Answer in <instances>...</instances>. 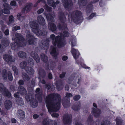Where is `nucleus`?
<instances>
[{
    "label": "nucleus",
    "instance_id": "nucleus-1",
    "mask_svg": "<svg viewBox=\"0 0 125 125\" xmlns=\"http://www.w3.org/2000/svg\"><path fill=\"white\" fill-rule=\"evenodd\" d=\"M61 101V96L59 94H51L46 97V105L52 117H57L59 116V114L55 112L59 110Z\"/></svg>",
    "mask_w": 125,
    "mask_h": 125
},
{
    "label": "nucleus",
    "instance_id": "nucleus-2",
    "mask_svg": "<svg viewBox=\"0 0 125 125\" xmlns=\"http://www.w3.org/2000/svg\"><path fill=\"white\" fill-rule=\"evenodd\" d=\"M58 18L60 21L62 23L60 24H59L57 26L58 28L60 30L62 31L64 36L68 37L69 36V33L66 24L65 23L66 20L65 16L62 12H60L58 15Z\"/></svg>",
    "mask_w": 125,
    "mask_h": 125
},
{
    "label": "nucleus",
    "instance_id": "nucleus-3",
    "mask_svg": "<svg viewBox=\"0 0 125 125\" xmlns=\"http://www.w3.org/2000/svg\"><path fill=\"white\" fill-rule=\"evenodd\" d=\"M64 37H65L64 35H63L62 33H60L59 36L58 35L56 37L54 34H51L50 38L54 45H57L58 47L60 48L64 46Z\"/></svg>",
    "mask_w": 125,
    "mask_h": 125
},
{
    "label": "nucleus",
    "instance_id": "nucleus-4",
    "mask_svg": "<svg viewBox=\"0 0 125 125\" xmlns=\"http://www.w3.org/2000/svg\"><path fill=\"white\" fill-rule=\"evenodd\" d=\"M71 19H73V22L76 24L81 22L80 21L83 19L82 14L81 11L76 10L73 12L71 15Z\"/></svg>",
    "mask_w": 125,
    "mask_h": 125
},
{
    "label": "nucleus",
    "instance_id": "nucleus-5",
    "mask_svg": "<svg viewBox=\"0 0 125 125\" xmlns=\"http://www.w3.org/2000/svg\"><path fill=\"white\" fill-rule=\"evenodd\" d=\"M26 41L22 35L16 33V44L19 47H24L26 45Z\"/></svg>",
    "mask_w": 125,
    "mask_h": 125
},
{
    "label": "nucleus",
    "instance_id": "nucleus-6",
    "mask_svg": "<svg viewBox=\"0 0 125 125\" xmlns=\"http://www.w3.org/2000/svg\"><path fill=\"white\" fill-rule=\"evenodd\" d=\"M0 91L3 95L7 97L10 98L11 96V93L1 83H0Z\"/></svg>",
    "mask_w": 125,
    "mask_h": 125
},
{
    "label": "nucleus",
    "instance_id": "nucleus-7",
    "mask_svg": "<svg viewBox=\"0 0 125 125\" xmlns=\"http://www.w3.org/2000/svg\"><path fill=\"white\" fill-rule=\"evenodd\" d=\"M72 116L71 115L68 114H65L63 116V123L64 124L70 125L72 122Z\"/></svg>",
    "mask_w": 125,
    "mask_h": 125
},
{
    "label": "nucleus",
    "instance_id": "nucleus-8",
    "mask_svg": "<svg viewBox=\"0 0 125 125\" xmlns=\"http://www.w3.org/2000/svg\"><path fill=\"white\" fill-rule=\"evenodd\" d=\"M92 115L95 117L99 118L102 113L101 110L98 108H92L91 111Z\"/></svg>",
    "mask_w": 125,
    "mask_h": 125
},
{
    "label": "nucleus",
    "instance_id": "nucleus-9",
    "mask_svg": "<svg viewBox=\"0 0 125 125\" xmlns=\"http://www.w3.org/2000/svg\"><path fill=\"white\" fill-rule=\"evenodd\" d=\"M35 92L36 93L35 95L36 97L40 101H42V97L43 96L42 90L40 88H38L36 89Z\"/></svg>",
    "mask_w": 125,
    "mask_h": 125
},
{
    "label": "nucleus",
    "instance_id": "nucleus-10",
    "mask_svg": "<svg viewBox=\"0 0 125 125\" xmlns=\"http://www.w3.org/2000/svg\"><path fill=\"white\" fill-rule=\"evenodd\" d=\"M28 43L30 45H33L35 42V39L30 33H28L26 36Z\"/></svg>",
    "mask_w": 125,
    "mask_h": 125
},
{
    "label": "nucleus",
    "instance_id": "nucleus-11",
    "mask_svg": "<svg viewBox=\"0 0 125 125\" xmlns=\"http://www.w3.org/2000/svg\"><path fill=\"white\" fill-rule=\"evenodd\" d=\"M33 6V4L31 3H27L22 10V12L23 13H28L30 11Z\"/></svg>",
    "mask_w": 125,
    "mask_h": 125
},
{
    "label": "nucleus",
    "instance_id": "nucleus-12",
    "mask_svg": "<svg viewBox=\"0 0 125 125\" xmlns=\"http://www.w3.org/2000/svg\"><path fill=\"white\" fill-rule=\"evenodd\" d=\"M64 7L66 9H68L72 6L73 3L71 0H62Z\"/></svg>",
    "mask_w": 125,
    "mask_h": 125
},
{
    "label": "nucleus",
    "instance_id": "nucleus-13",
    "mask_svg": "<svg viewBox=\"0 0 125 125\" xmlns=\"http://www.w3.org/2000/svg\"><path fill=\"white\" fill-rule=\"evenodd\" d=\"M3 58L5 61L7 62H12L14 61L12 59V56L7 54H4L3 56Z\"/></svg>",
    "mask_w": 125,
    "mask_h": 125
},
{
    "label": "nucleus",
    "instance_id": "nucleus-14",
    "mask_svg": "<svg viewBox=\"0 0 125 125\" xmlns=\"http://www.w3.org/2000/svg\"><path fill=\"white\" fill-rule=\"evenodd\" d=\"M70 99L69 98L65 97L62 101V104L64 107H67L70 105Z\"/></svg>",
    "mask_w": 125,
    "mask_h": 125
},
{
    "label": "nucleus",
    "instance_id": "nucleus-15",
    "mask_svg": "<svg viewBox=\"0 0 125 125\" xmlns=\"http://www.w3.org/2000/svg\"><path fill=\"white\" fill-rule=\"evenodd\" d=\"M31 27L32 29V31L33 32L35 31L39 28V25L36 22L33 21L30 24Z\"/></svg>",
    "mask_w": 125,
    "mask_h": 125
},
{
    "label": "nucleus",
    "instance_id": "nucleus-16",
    "mask_svg": "<svg viewBox=\"0 0 125 125\" xmlns=\"http://www.w3.org/2000/svg\"><path fill=\"white\" fill-rule=\"evenodd\" d=\"M18 91L19 92H17V94L20 93L22 95L26 94L27 91L26 89L23 86H20L18 87Z\"/></svg>",
    "mask_w": 125,
    "mask_h": 125
},
{
    "label": "nucleus",
    "instance_id": "nucleus-17",
    "mask_svg": "<svg viewBox=\"0 0 125 125\" xmlns=\"http://www.w3.org/2000/svg\"><path fill=\"white\" fill-rule=\"evenodd\" d=\"M31 55L32 57H33L34 59L37 63L40 62V59L38 55L34 52H32L31 53Z\"/></svg>",
    "mask_w": 125,
    "mask_h": 125
},
{
    "label": "nucleus",
    "instance_id": "nucleus-18",
    "mask_svg": "<svg viewBox=\"0 0 125 125\" xmlns=\"http://www.w3.org/2000/svg\"><path fill=\"white\" fill-rule=\"evenodd\" d=\"M51 50L50 53L54 57L55 59H56V57L59 53L58 51H57L56 48L54 47H52L51 48Z\"/></svg>",
    "mask_w": 125,
    "mask_h": 125
},
{
    "label": "nucleus",
    "instance_id": "nucleus-19",
    "mask_svg": "<svg viewBox=\"0 0 125 125\" xmlns=\"http://www.w3.org/2000/svg\"><path fill=\"white\" fill-rule=\"evenodd\" d=\"M71 52L74 58L76 59L79 57L80 55L78 51L74 48H72L71 50Z\"/></svg>",
    "mask_w": 125,
    "mask_h": 125
},
{
    "label": "nucleus",
    "instance_id": "nucleus-20",
    "mask_svg": "<svg viewBox=\"0 0 125 125\" xmlns=\"http://www.w3.org/2000/svg\"><path fill=\"white\" fill-rule=\"evenodd\" d=\"M5 107L7 110L10 109L12 105V102L10 100H7L5 101L4 103Z\"/></svg>",
    "mask_w": 125,
    "mask_h": 125
},
{
    "label": "nucleus",
    "instance_id": "nucleus-21",
    "mask_svg": "<svg viewBox=\"0 0 125 125\" xmlns=\"http://www.w3.org/2000/svg\"><path fill=\"white\" fill-rule=\"evenodd\" d=\"M25 70L29 74L32 75L34 73V70L31 67L29 66H27L25 68Z\"/></svg>",
    "mask_w": 125,
    "mask_h": 125
},
{
    "label": "nucleus",
    "instance_id": "nucleus-22",
    "mask_svg": "<svg viewBox=\"0 0 125 125\" xmlns=\"http://www.w3.org/2000/svg\"><path fill=\"white\" fill-rule=\"evenodd\" d=\"M16 102L17 104L19 105H23L24 103L22 99L18 95L16 94Z\"/></svg>",
    "mask_w": 125,
    "mask_h": 125
},
{
    "label": "nucleus",
    "instance_id": "nucleus-23",
    "mask_svg": "<svg viewBox=\"0 0 125 125\" xmlns=\"http://www.w3.org/2000/svg\"><path fill=\"white\" fill-rule=\"evenodd\" d=\"M48 27L49 29L52 32L55 31L57 29L56 25L53 23H49L48 24Z\"/></svg>",
    "mask_w": 125,
    "mask_h": 125
},
{
    "label": "nucleus",
    "instance_id": "nucleus-24",
    "mask_svg": "<svg viewBox=\"0 0 125 125\" xmlns=\"http://www.w3.org/2000/svg\"><path fill=\"white\" fill-rule=\"evenodd\" d=\"M93 8V6L91 4H89L87 5L85 9L86 11L87 15L89 14L92 11Z\"/></svg>",
    "mask_w": 125,
    "mask_h": 125
},
{
    "label": "nucleus",
    "instance_id": "nucleus-25",
    "mask_svg": "<svg viewBox=\"0 0 125 125\" xmlns=\"http://www.w3.org/2000/svg\"><path fill=\"white\" fill-rule=\"evenodd\" d=\"M37 21L39 24L42 25L45 24V20L43 17L40 15L37 17Z\"/></svg>",
    "mask_w": 125,
    "mask_h": 125
},
{
    "label": "nucleus",
    "instance_id": "nucleus-26",
    "mask_svg": "<svg viewBox=\"0 0 125 125\" xmlns=\"http://www.w3.org/2000/svg\"><path fill=\"white\" fill-rule=\"evenodd\" d=\"M17 115L20 119H22L25 117L24 112L23 111L19 110L18 111Z\"/></svg>",
    "mask_w": 125,
    "mask_h": 125
},
{
    "label": "nucleus",
    "instance_id": "nucleus-27",
    "mask_svg": "<svg viewBox=\"0 0 125 125\" xmlns=\"http://www.w3.org/2000/svg\"><path fill=\"white\" fill-rule=\"evenodd\" d=\"M8 75V72L6 69H4L2 70L1 75L3 80H5L7 79Z\"/></svg>",
    "mask_w": 125,
    "mask_h": 125
},
{
    "label": "nucleus",
    "instance_id": "nucleus-28",
    "mask_svg": "<svg viewBox=\"0 0 125 125\" xmlns=\"http://www.w3.org/2000/svg\"><path fill=\"white\" fill-rule=\"evenodd\" d=\"M22 76L23 80L25 82L28 81L30 79L29 76L25 72H23L22 73Z\"/></svg>",
    "mask_w": 125,
    "mask_h": 125
},
{
    "label": "nucleus",
    "instance_id": "nucleus-29",
    "mask_svg": "<svg viewBox=\"0 0 125 125\" xmlns=\"http://www.w3.org/2000/svg\"><path fill=\"white\" fill-rule=\"evenodd\" d=\"M41 60L42 61L45 63H46L48 61V58L47 56L45 54L41 53L40 55Z\"/></svg>",
    "mask_w": 125,
    "mask_h": 125
},
{
    "label": "nucleus",
    "instance_id": "nucleus-30",
    "mask_svg": "<svg viewBox=\"0 0 125 125\" xmlns=\"http://www.w3.org/2000/svg\"><path fill=\"white\" fill-rule=\"evenodd\" d=\"M30 104L32 107H36L38 105V102L37 100L34 98L30 102Z\"/></svg>",
    "mask_w": 125,
    "mask_h": 125
},
{
    "label": "nucleus",
    "instance_id": "nucleus-31",
    "mask_svg": "<svg viewBox=\"0 0 125 125\" xmlns=\"http://www.w3.org/2000/svg\"><path fill=\"white\" fill-rule=\"evenodd\" d=\"M39 76L42 78L45 77L46 76V73L44 70L40 69L39 71Z\"/></svg>",
    "mask_w": 125,
    "mask_h": 125
},
{
    "label": "nucleus",
    "instance_id": "nucleus-32",
    "mask_svg": "<svg viewBox=\"0 0 125 125\" xmlns=\"http://www.w3.org/2000/svg\"><path fill=\"white\" fill-rule=\"evenodd\" d=\"M2 44L4 46L7 47L9 45V41L6 39H2L1 41Z\"/></svg>",
    "mask_w": 125,
    "mask_h": 125
},
{
    "label": "nucleus",
    "instance_id": "nucleus-33",
    "mask_svg": "<svg viewBox=\"0 0 125 125\" xmlns=\"http://www.w3.org/2000/svg\"><path fill=\"white\" fill-rule=\"evenodd\" d=\"M25 97L26 100L28 102H30L34 98L33 96L31 94H26Z\"/></svg>",
    "mask_w": 125,
    "mask_h": 125
},
{
    "label": "nucleus",
    "instance_id": "nucleus-34",
    "mask_svg": "<svg viewBox=\"0 0 125 125\" xmlns=\"http://www.w3.org/2000/svg\"><path fill=\"white\" fill-rule=\"evenodd\" d=\"M116 125H123V121L121 118L117 117L115 119Z\"/></svg>",
    "mask_w": 125,
    "mask_h": 125
},
{
    "label": "nucleus",
    "instance_id": "nucleus-35",
    "mask_svg": "<svg viewBox=\"0 0 125 125\" xmlns=\"http://www.w3.org/2000/svg\"><path fill=\"white\" fill-rule=\"evenodd\" d=\"M94 122L93 117L92 115H90L88 117L87 122L89 125H90Z\"/></svg>",
    "mask_w": 125,
    "mask_h": 125
},
{
    "label": "nucleus",
    "instance_id": "nucleus-36",
    "mask_svg": "<svg viewBox=\"0 0 125 125\" xmlns=\"http://www.w3.org/2000/svg\"><path fill=\"white\" fill-rule=\"evenodd\" d=\"M18 56L21 58H24L26 56V53L24 52L20 51L18 53Z\"/></svg>",
    "mask_w": 125,
    "mask_h": 125
},
{
    "label": "nucleus",
    "instance_id": "nucleus-37",
    "mask_svg": "<svg viewBox=\"0 0 125 125\" xmlns=\"http://www.w3.org/2000/svg\"><path fill=\"white\" fill-rule=\"evenodd\" d=\"M33 61V59L30 57L27 58L26 59V62L29 65H32L34 64Z\"/></svg>",
    "mask_w": 125,
    "mask_h": 125
},
{
    "label": "nucleus",
    "instance_id": "nucleus-38",
    "mask_svg": "<svg viewBox=\"0 0 125 125\" xmlns=\"http://www.w3.org/2000/svg\"><path fill=\"white\" fill-rule=\"evenodd\" d=\"M35 32H33L38 35H45L44 34L45 32H43L42 31L39 30V29H38Z\"/></svg>",
    "mask_w": 125,
    "mask_h": 125
},
{
    "label": "nucleus",
    "instance_id": "nucleus-39",
    "mask_svg": "<svg viewBox=\"0 0 125 125\" xmlns=\"http://www.w3.org/2000/svg\"><path fill=\"white\" fill-rule=\"evenodd\" d=\"M79 3L81 6H83L86 5L87 1V0H80Z\"/></svg>",
    "mask_w": 125,
    "mask_h": 125
},
{
    "label": "nucleus",
    "instance_id": "nucleus-40",
    "mask_svg": "<svg viewBox=\"0 0 125 125\" xmlns=\"http://www.w3.org/2000/svg\"><path fill=\"white\" fill-rule=\"evenodd\" d=\"M14 17L13 16H10L9 18V21L7 22V24L9 25L13 22L14 21Z\"/></svg>",
    "mask_w": 125,
    "mask_h": 125
},
{
    "label": "nucleus",
    "instance_id": "nucleus-41",
    "mask_svg": "<svg viewBox=\"0 0 125 125\" xmlns=\"http://www.w3.org/2000/svg\"><path fill=\"white\" fill-rule=\"evenodd\" d=\"M27 65V62L23 61L21 62L20 64V67L22 69H24L26 67Z\"/></svg>",
    "mask_w": 125,
    "mask_h": 125
},
{
    "label": "nucleus",
    "instance_id": "nucleus-42",
    "mask_svg": "<svg viewBox=\"0 0 125 125\" xmlns=\"http://www.w3.org/2000/svg\"><path fill=\"white\" fill-rule=\"evenodd\" d=\"M46 17L48 20L50 21L51 22H53L54 21V17L49 14H47L46 15Z\"/></svg>",
    "mask_w": 125,
    "mask_h": 125
},
{
    "label": "nucleus",
    "instance_id": "nucleus-43",
    "mask_svg": "<svg viewBox=\"0 0 125 125\" xmlns=\"http://www.w3.org/2000/svg\"><path fill=\"white\" fill-rule=\"evenodd\" d=\"M55 84L64 85V81L63 80L61 79L58 80L55 83Z\"/></svg>",
    "mask_w": 125,
    "mask_h": 125
},
{
    "label": "nucleus",
    "instance_id": "nucleus-44",
    "mask_svg": "<svg viewBox=\"0 0 125 125\" xmlns=\"http://www.w3.org/2000/svg\"><path fill=\"white\" fill-rule=\"evenodd\" d=\"M47 3L48 4L53 7H55V4L53 0H47Z\"/></svg>",
    "mask_w": 125,
    "mask_h": 125
},
{
    "label": "nucleus",
    "instance_id": "nucleus-45",
    "mask_svg": "<svg viewBox=\"0 0 125 125\" xmlns=\"http://www.w3.org/2000/svg\"><path fill=\"white\" fill-rule=\"evenodd\" d=\"M14 42L10 44L11 49L15 50L16 49V37L14 38Z\"/></svg>",
    "mask_w": 125,
    "mask_h": 125
},
{
    "label": "nucleus",
    "instance_id": "nucleus-46",
    "mask_svg": "<svg viewBox=\"0 0 125 125\" xmlns=\"http://www.w3.org/2000/svg\"><path fill=\"white\" fill-rule=\"evenodd\" d=\"M43 7L48 12H50L52 10V8L49 7L46 4H45V5Z\"/></svg>",
    "mask_w": 125,
    "mask_h": 125
},
{
    "label": "nucleus",
    "instance_id": "nucleus-47",
    "mask_svg": "<svg viewBox=\"0 0 125 125\" xmlns=\"http://www.w3.org/2000/svg\"><path fill=\"white\" fill-rule=\"evenodd\" d=\"M10 10L8 8H4V9H2V11L3 13L5 14H9L10 13Z\"/></svg>",
    "mask_w": 125,
    "mask_h": 125
},
{
    "label": "nucleus",
    "instance_id": "nucleus-48",
    "mask_svg": "<svg viewBox=\"0 0 125 125\" xmlns=\"http://www.w3.org/2000/svg\"><path fill=\"white\" fill-rule=\"evenodd\" d=\"M3 6L4 8H8L9 9H12L11 7L6 2H4Z\"/></svg>",
    "mask_w": 125,
    "mask_h": 125
},
{
    "label": "nucleus",
    "instance_id": "nucleus-49",
    "mask_svg": "<svg viewBox=\"0 0 125 125\" xmlns=\"http://www.w3.org/2000/svg\"><path fill=\"white\" fill-rule=\"evenodd\" d=\"M7 78L10 81H11L12 80L13 77L10 71L8 72V75Z\"/></svg>",
    "mask_w": 125,
    "mask_h": 125
},
{
    "label": "nucleus",
    "instance_id": "nucleus-50",
    "mask_svg": "<svg viewBox=\"0 0 125 125\" xmlns=\"http://www.w3.org/2000/svg\"><path fill=\"white\" fill-rule=\"evenodd\" d=\"M55 85L56 86L57 89L58 91H60L62 90L63 89L64 86L63 85Z\"/></svg>",
    "mask_w": 125,
    "mask_h": 125
},
{
    "label": "nucleus",
    "instance_id": "nucleus-51",
    "mask_svg": "<svg viewBox=\"0 0 125 125\" xmlns=\"http://www.w3.org/2000/svg\"><path fill=\"white\" fill-rule=\"evenodd\" d=\"M17 19L19 21H22L24 19V17L23 16H21V15L19 13L17 15Z\"/></svg>",
    "mask_w": 125,
    "mask_h": 125
},
{
    "label": "nucleus",
    "instance_id": "nucleus-52",
    "mask_svg": "<svg viewBox=\"0 0 125 125\" xmlns=\"http://www.w3.org/2000/svg\"><path fill=\"white\" fill-rule=\"evenodd\" d=\"M80 105H76L74 106H73V109L74 110L76 111L79 110L80 108Z\"/></svg>",
    "mask_w": 125,
    "mask_h": 125
},
{
    "label": "nucleus",
    "instance_id": "nucleus-53",
    "mask_svg": "<svg viewBox=\"0 0 125 125\" xmlns=\"http://www.w3.org/2000/svg\"><path fill=\"white\" fill-rule=\"evenodd\" d=\"M95 15L96 13H92L88 17H87L86 19L87 20H90L95 16Z\"/></svg>",
    "mask_w": 125,
    "mask_h": 125
},
{
    "label": "nucleus",
    "instance_id": "nucleus-54",
    "mask_svg": "<svg viewBox=\"0 0 125 125\" xmlns=\"http://www.w3.org/2000/svg\"><path fill=\"white\" fill-rule=\"evenodd\" d=\"M74 78V76L72 75H71L70 77L67 81L68 83H71L72 81L73 80Z\"/></svg>",
    "mask_w": 125,
    "mask_h": 125
},
{
    "label": "nucleus",
    "instance_id": "nucleus-55",
    "mask_svg": "<svg viewBox=\"0 0 125 125\" xmlns=\"http://www.w3.org/2000/svg\"><path fill=\"white\" fill-rule=\"evenodd\" d=\"M75 125H83L80 121H79V119L76 118L75 119Z\"/></svg>",
    "mask_w": 125,
    "mask_h": 125
},
{
    "label": "nucleus",
    "instance_id": "nucleus-56",
    "mask_svg": "<svg viewBox=\"0 0 125 125\" xmlns=\"http://www.w3.org/2000/svg\"><path fill=\"white\" fill-rule=\"evenodd\" d=\"M43 125H50L49 122L48 120L46 119H44L42 122Z\"/></svg>",
    "mask_w": 125,
    "mask_h": 125
},
{
    "label": "nucleus",
    "instance_id": "nucleus-57",
    "mask_svg": "<svg viewBox=\"0 0 125 125\" xmlns=\"http://www.w3.org/2000/svg\"><path fill=\"white\" fill-rule=\"evenodd\" d=\"M80 96L79 95H75L73 96V99L74 101H77L80 99Z\"/></svg>",
    "mask_w": 125,
    "mask_h": 125
},
{
    "label": "nucleus",
    "instance_id": "nucleus-58",
    "mask_svg": "<svg viewBox=\"0 0 125 125\" xmlns=\"http://www.w3.org/2000/svg\"><path fill=\"white\" fill-rule=\"evenodd\" d=\"M101 125H110V124L109 121H105L101 122Z\"/></svg>",
    "mask_w": 125,
    "mask_h": 125
},
{
    "label": "nucleus",
    "instance_id": "nucleus-59",
    "mask_svg": "<svg viewBox=\"0 0 125 125\" xmlns=\"http://www.w3.org/2000/svg\"><path fill=\"white\" fill-rule=\"evenodd\" d=\"M5 47L0 44V53H2L4 51Z\"/></svg>",
    "mask_w": 125,
    "mask_h": 125
},
{
    "label": "nucleus",
    "instance_id": "nucleus-60",
    "mask_svg": "<svg viewBox=\"0 0 125 125\" xmlns=\"http://www.w3.org/2000/svg\"><path fill=\"white\" fill-rule=\"evenodd\" d=\"M66 73V72H62V73L59 75L60 78H62L65 77Z\"/></svg>",
    "mask_w": 125,
    "mask_h": 125
},
{
    "label": "nucleus",
    "instance_id": "nucleus-61",
    "mask_svg": "<svg viewBox=\"0 0 125 125\" xmlns=\"http://www.w3.org/2000/svg\"><path fill=\"white\" fill-rule=\"evenodd\" d=\"M18 83L19 85H23L24 83V81L22 80H20L18 82Z\"/></svg>",
    "mask_w": 125,
    "mask_h": 125
},
{
    "label": "nucleus",
    "instance_id": "nucleus-62",
    "mask_svg": "<svg viewBox=\"0 0 125 125\" xmlns=\"http://www.w3.org/2000/svg\"><path fill=\"white\" fill-rule=\"evenodd\" d=\"M73 96V95L71 93H66V96L65 97L69 98V97H72Z\"/></svg>",
    "mask_w": 125,
    "mask_h": 125
},
{
    "label": "nucleus",
    "instance_id": "nucleus-63",
    "mask_svg": "<svg viewBox=\"0 0 125 125\" xmlns=\"http://www.w3.org/2000/svg\"><path fill=\"white\" fill-rule=\"evenodd\" d=\"M44 11V10L43 8H41L39 10L37 11L38 14H40L43 12Z\"/></svg>",
    "mask_w": 125,
    "mask_h": 125
},
{
    "label": "nucleus",
    "instance_id": "nucleus-64",
    "mask_svg": "<svg viewBox=\"0 0 125 125\" xmlns=\"http://www.w3.org/2000/svg\"><path fill=\"white\" fill-rule=\"evenodd\" d=\"M80 64L82 67L83 68H84L85 69H90V67L87 66L86 65L84 64L81 63Z\"/></svg>",
    "mask_w": 125,
    "mask_h": 125
}]
</instances>
